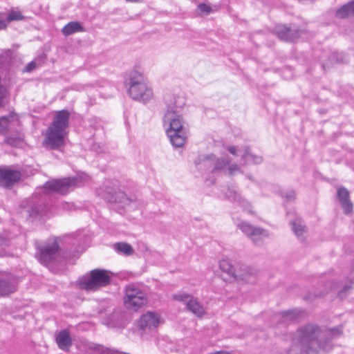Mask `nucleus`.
I'll return each instance as SVG.
<instances>
[{
    "mask_svg": "<svg viewBox=\"0 0 354 354\" xmlns=\"http://www.w3.org/2000/svg\"><path fill=\"white\" fill-rule=\"evenodd\" d=\"M343 327H322L308 323L299 327L293 337L289 354H317L319 351H328L333 348L332 340L339 337Z\"/></svg>",
    "mask_w": 354,
    "mask_h": 354,
    "instance_id": "1",
    "label": "nucleus"
},
{
    "mask_svg": "<svg viewBox=\"0 0 354 354\" xmlns=\"http://www.w3.org/2000/svg\"><path fill=\"white\" fill-rule=\"evenodd\" d=\"M166 110L163 117L164 126L170 142L175 147H181L187 139V129L182 115L185 104V99L180 96H165Z\"/></svg>",
    "mask_w": 354,
    "mask_h": 354,
    "instance_id": "2",
    "label": "nucleus"
},
{
    "mask_svg": "<svg viewBox=\"0 0 354 354\" xmlns=\"http://www.w3.org/2000/svg\"><path fill=\"white\" fill-rule=\"evenodd\" d=\"M70 113L66 109L55 112L53 121L44 134L43 144L50 149H57L64 145L68 134Z\"/></svg>",
    "mask_w": 354,
    "mask_h": 354,
    "instance_id": "3",
    "label": "nucleus"
},
{
    "mask_svg": "<svg viewBox=\"0 0 354 354\" xmlns=\"http://www.w3.org/2000/svg\"><path fill=\"white\" fill-rule=\"evenodd\" d=\"M128 92L135 100L147 102L153 97L151 88L147 85L144 76L138 71H132L128 79Z\"/></svg>",
    "mask_w": 354,
    "mask_h": 354,
    "instance_id": "4",
    "label": "nucleus"
},
{
    "mask_svg": "<svg viewBox=\"0 0 354 354\" xmlns=\"http://www.w3.org/2000/svg\"><path fill=\"white\" fill-rule=\"evenodd\" d=\"M111 275L108 270L94 269L88 274L79 279V286L81 289L87 291H96L111 283Z\"/></svg>",
    "mask_w": 354,
    "mask_h": 354,
    "instance_id": "5",
    "label": "nucleus"
},
{
    "mask_svg": "<svg viewBox=\"0 0 354 354\" xmlns=\"http://www.w3.org/2000/svg\"><path fill=\"white\" fill-rule=\"evenodd\" d=\"M37 250L36 257L38 261L46 266L59 262L62 258L60 248L55 239L38 246Z\"/></svg>",
    "mask_w": 354,
    "mask_h": 354,
    "instance_id": "6",
    "label": "nucleus"
},
{
    "mask_svg": "<svg viewBox=\"0 0 354 354\" xmlns=\"http://www.w3.org/2000/svg\"><path fill=\"white\" fill-rule=\"evenodd\" d=\"M147 303V294L140 287L133 283L126 286L124 304L127 309L137 311Z\"/></svg>",
    "mask_w": 354,
    "mask_h": 354,
    "instance_id": "7",
    "label": "nucleus"
},
{
    "mask_svg": "<svg viewBox=\"0 0 354 354\" xmlns=\"http://www.w3.org/2000/svg\"><path fill=\"white\" fill-rule=\"evenodd\" d=\"M80 183V178H65L47 181L44 185V187L47 190L61 194H66L71 188L79 186Z\"/></svg>",
    "mask_w": 354,
    "mask_h": 354,
    "instance_id": "8",
    "label": "nucleus"
},
{
    "mask_svg": "<svg viewBox=\"0 0 354 354\" xmlns=\"http://www.w3.org/2000/svg\"><path fill=\"white\" fill-rule=\"evenodd\" d=\"M174 300L183 303L187 309L198 317H201L205 314L203 306L198 299L187 293H179L173 295Z\"/></svg>",
    "mask_w": 354,
    "mask_h": 354,
    "instance_id": "9",
    "label": "nucleus"
},
{
    "mask_svg": "<svg viewBox=\"0 0 354 354\" xmlns=\"http://www.w3.org/2000/svg\"><path fill=\"white\" fill-rule=\"evenodd\" d=\"M236 227L249 237L255 245H262L263 238L268 236L265 230L254 227L248 222H239L236 223Z\"/></svg>",
    "mask_w": 354,
    "mask_h": 354,
    "instance_id": "10",
    "label": "nucleus"
},
{
    "mask_svg": "<svg viewBox=\"0 0 354 354\" xmlns=\"http://www.w3.org/2000/svg\"><path fill=\"white\" fill-rule=\"evenodd\" d=\"M22 177L19 170L9 167H0V187L11 189L18 183Z\"/></svg>",
    "mask_w": 354,
    "mask_h": 354,
    "instance_id": "11",
    "label": "nucleus"
},
{
    "mask_svg": "<svg viewBox=\"0 0 354 354\" xmlns=\"http://www.w3.org/2000/svg\"><path fill=\"white\" fill-rule=\"evenodd\" d=\"M18 279L8 272L0 271V297L8 296L17 290Z\"/></svg>",
    "mask_w": 354,
    "mask_h": 354,
    "instance_id": "12",
    "label": "nucleus"
},
{
    "mask_svg": "<svg viewBox=\"0 0 354 354\" xmlns=\"http://www.w3.org/2000/svg\"><path fill=\"white\" fill-rule=\"evenodd\" d=\"M160 322L159 314L148 311L142 315L138 320V326L142 330H152L158 328Z\"/></svg>",
    "mask_w": 354,
    "mask_h": 354,
    "instance_id": "13",
    "label": "nucleus"
},
{
    "mask_svg": "<svg viewBox=\"0 0 354 354\" xmlns=\"http://www.w3.org/2000/svg\"><path fill=\"white\" fill-rule=\"evenodd\" d=\"M108 202L121 204L122 207L130 205L135 199L128 197L124 192L116 191L114 189H107L104 194L100 193Z\"/></svg>",
    "mask_w": 354,
    "mask_h": 354,
    "instance_id": "14",
    "label": "nucleus"
},
{
    "mask_svg": "<svg viewBox=\"0 0 354 354\" xmlns=\"http://www.w3.org/2000/svg\"><path fill=\"white\" fill-rule=\"evenodd\" d=\"M274 31L280 39L286 41H292L299 37L304 32L302 30H292L283 25L277 26Z\"/></svg>",
    "mask_w": 354,
    "mask_h": 354,
    "instance_id": "15",
    "label": "nucleus"
},
{
    "mask_svg": "<svg viewBox=\"0 0 354 354\" xmlns=\"http://www.w3.org/2000/svg\"><path fill=\"white\" fill-rule=\"evenodd\" d=\"M337 197L345 214H350L353 211V204L349 198L348 190L342 187L337 189Z\"/></svg>",
    "mask_w": 354,
    "mask_h": 354,
    "instance_id": "16",
    "label": "nucleus"
},
{
    "mask_svg": "<svg viewBox=\"0 0 354 354\" xmlns=\"http://www.w3.org/2000/svg\"><path fill=\"white\" fill-rule=\"evenodd\" d=\"M58 347L65 351H68L72 345V339L67 330L59 332L55 338Z\"/></svg>",
    "mask_w": 354,
    "mask_h": 354,
    "instance_id": "17",
    "label": "nucleus"
},
{
    "mask_svg": "<svg viewBox=\"0 0 354 354\" xmlns=\"http://www.w3.org/2000/svg\"><path fill=\"white\" fill-rule=\"evenodd\" d=\"M214 162V154L202 155L195 160V165L198 169H205L212 172Z\"/></svg>",
    "mask_w": 354,
    "mask_h": 354,
    "instance_id": "18",
    "label": "nucleus"
},
{
    "mask_svg": "<svg viewBox=\"0 0 354 354\" xmlns=\"http://www.w3.org/2000/svg\"><path fill=\"white\" fill-rule=\"evenodd\" d=\"M242 165L248 163L260 164L263 161V158L260 156L254 155L250 151L249 147H245L243 153L241 156Z\"/></svg>",
    "mask_w": 354,
    "mask_h": 354,
    "instance_id": "19",
    "label": "nucleus"
},
{
    "mask_svg": "<svg viewBox=\"0 0 354 354\" xmlns=\"http://www.w3.org/2000/svg\"><path fill=\"white\" fill-rule=\"evenodd\" d=\"M226 196L230 200L237 202L240 205H241L245 210L250 211L249 208L250 207V203L242 198L238 192L234 189H228L226 192Z\"/></svg>",
    "mask_w": 354,
    "mask_h": 354,
    "instance_id": "20",
    "label": "nucleus"
},
{
    "mask_svg": "<svg viewBox=\"0 0 354 354\" xmlns=\"http://www.w3.org/2000/svg\"><path fill=\"white\" fill-rule=\"evenodd\" d=\"M84 31V28L78 21H71L65 25L62 30L64 35L69 36L77 32Z\"/></svg>",
    "mask_w": 354,
    "mask_h": 354,
    "instance_id": "21",
    "label": "nucleus"
},
{
    "mask_svg": "<svg viewBox=\"0 0 354 354\" xmlns=\"http://www.w3.org/2000/svg\"><path fill=\"white\" fill-rule=\"evenodd\" d=\"M350 15H354V0L342 6L336 12V16L339 18H345Z\"/></svg>",
    "mask_w": 354,
    "mask_h": 354,
    "instance_id": "22",
    "label": "nucleus"
},
{
    "mask_svg": "<svg viewBox=\"0 0 354 354\" xmlns=\"http://www.w3.org/2000/svg\"><path fill=\"white\" fill-rule=\"evenodd\" d=\"M292 230L300 241H304V234L306 232V227L300 220L291 222Z\"/></svg>",
    "mask_w": 354,
    "mask_h": 354,
    "instance_id": "23",
    "label": "nucleus"
},
{
    "mask_svg": "<svg viewBox=\"0 0 354 354\" xmlns=\"http://www.w3.org/2000/svg\"><path fill=\"white\" fill-rule=\"evenodd\" d=\"M115 250L120 254L129 256L133 253V249L132 246L127 243H117L113 246Z\"/></svg>",
    "mask_w": 354,
    "mask_h": 354,
    "instance_id": "24",
    "label": "nucleus"
},
{
    "mask_svg": "<svg viewBox=\"0 0 354 354\" xmlns=\"http://www.w3.org/2000/svg\"><path fill=\"white\" fill-rule=\"evenodd\" d=\"M302 313L301 310L297 309L286 310L281 313V317L285 321H292L298 319Z\"/></svg>",
    "mask_w": 354,
    "mask_h": 354,
    "instance_id": "25",
    "label": "nucleus"
},
{
    "mask_svg": "<svg viewBox=\"0 0 354 354\" xmlns=\"http://www.w3.org/2000/svg\"><path fill=\"white\" fill-rule=\"evenodd\" d=\"M230 162L228 160H225L223 158H217L214 155V162L213 167L212 169V173H215L218 171H222L227 165H228Z\"/></svg>",
    "mask_w": 354,
    "mask_h": 354,
    "instance_id": "26",
    "label": "nucleus"
},
{
    "mask_svg": "<svg viewBox=\"0 0 354 354\" xmlns=\"http://www.w3.org/2000/svg\"><path fill=\"white\" fill-rule=\"evenodd\" d=\"M15 116L13 115H10L9 116H3L0 118V133L3 135L6 133L8 127L12 121H13V118Z\"/></svg>",
    "mask_w": 354,
    "mask_h": 354,
    "instance_id": "27",
    "label": "nucleus"
},
{
    "mask_svg": "<svg viewBox=\"0 0 354 354\" xmlns=\"http://www.w3.org/2000/svg\"><path fill=\"white\" fill-rule=\"evenodd\" d=\"M219 267L221 270L227 273L230 275L234 274V270L233 266L231 265L230 261L227 259H222L219 261Z\"/></svg>",
    "mask_w": 354,
    "mask_h": 354,
    "instance_id": "28",
    "label": "nucleus"
},
{
    "mask_svg": "<svg viewBox=\"0 0 354 354\" xmlns=\"http://www.w3.org/2000/svg\"><path fill=\"white\" fill-rule=\"evenodd\" d=\"M28 212L31 217H37L46 214V212L41 205H37L30 207Z\"/></svg>",
    "mask_w": 354,
    "mask_h": 354,
    "instance_id": "29",
    "label": "nucleus"
},
{
    "mask_svg": "<svg viewBox=\"0 0 354 354\" xmlns=\"http://www.w3.org/2000/svg\"><path fill=\"white\" fill-rule=\"evenodd\" d=\"M197 11L200 15H209L212 12V9L211 6L205 3H201L197 6Z\"/></svg>",
    "mask_w": 354,
    "mask_h": 354,
    "instance_id": "30",
    "label": "nucleus"
},
{
    "mask_svg": "<svg viewBox=\"0 0 354 354\" xmlns=\"http://www.w3.org/2000/svg\"><path fill=\"white\" fill-rule=\"evenodd\" d=\"M21 142V139L19 137L15 136H8L5 138L4 142L6 144H8L10 146L17 147L18 146Z\"/></svg>",
    "mask_w": 354,
    "mask_h": 354,
    "instance_id": "31",
    "label": "nucleus"
},
{
    "mask_svg": "<svg viewBox=\"0 0 354 354\" xmlns=\"http://www.w3.org/2000/svg\"><path fill=\"white\" fill-rule=\"evenodd\" d=\"M281 196L286 198L288 201H293L295 198V193L293 190H288L282 192Z\"/></svg>",
    "mask_w": 354,
    "mask_h": 354,
    "instance_id": "32",
    "label": "nucleus"
},
{
    "mask_svg": "<svg viewBox=\"0 0 354 354\" xmlns=\"http://www.w3.org/2000/svg\"><path fill=\"white\" fill-rule=\"evenodd\" d=\"M23 18L22 15L19 12L12 11L8 16V21L20 20Z\"/></svg>",
    "mask_w": 354,
    "mask_h": 354,
    "instance_id": "33",
    "label": "nucleus"
},
{
    "mask_svg": "<svg viewBox=\"0 0 354 354\" xmlns=\"http://www.w3.org/2000/svg\"><path fill=\"white\" fill-rule=\"evenodd\" d=\"M332 63H341L343 62L342 57L337 53H333L330 57Z\"/></svg>",
    "mask_w": 354,
    "mask_h": 354,
    "instance_id": "34",
    "label": "nucleus"
},
{
    "mask_svg": "<svg viewBox=\"0 0 354 354\" xmlns=\"http://www.w3.org/2000/svg\"><path fill=\"white\" fill-rule=\"evenodd\" d=\"M36 63L35 62H30L26 66V67L24 69V71L27 73L31 72L36 68Z\"/></svg>",
    "mask_w": 354,
    "mask_h": 354,
    "instance_id": "35",
    "label": "nucleus"
},
{
    "mask_svg": "<svg viewBox=\"0 0 354 354\" xmlns=\"http://www.w3.org/2000/svg\"><path fill=\"white\" fill-rule=\"evenodd\" d=\"M240 170V167L236 164H232L228 167V172L230 175H232L235 171H239Z\"/></svg>",
    "mask_w": 354,
    "mask_h": 354,
    "instance_id": "36",
    "label": "nucleus"
},
{
    "mask_svg": "<svg viewBox=\"0 0 354 354\" xmlns=\"http://www.w3.org/2000/svg\"><path fill=\"white\" fill-rule=\"evenodd\" d=\"M324 294L319 293V295H315L313 293H309L306 296H305L304 299L308 301H313L317 297H322Z\"/></svg>",
    "mask_w": 354,
    "mask_h": 354,
    "instance_id": "37",
    "label": "nucleus"
},
{
    "mask_svg": "<svg viewBox=\"0 0 354 354\" xmlns=\"http://www.w3.org/2000/svg\"><path fill=\"white\" fill-rule=\"evenodd\" d=\"M226 149L232 155L234 156H236L237 155V151H238V148L236 146H227L226 147Z\"/></svg>",
    "mask_w": 354,
    "mask_h": 354,
    "instance_id": "38",
    "label": "nucleus"
},
{
    "mask_svg": "<svg viewBox=\"0 0 354 354\" xmlns=\"http://www.w3.org/2000/svg\"><path fill=\"white\" fill-rule=\"evenodd\" d=\"M351 288L349 286H344L343 289L338 292V295L339 297L342 298L344 295Z\"/></svg>",
    "mask_w": 354,
    "mask_h": 354,
    "instance_id": "39",
    "label": "nucleus"
},
{
    "mask_svg": "<svg viewBox=\"0 0 354 354\" xmlns=\"http://www.w3.org/2000/svg\"><path fill=\"white\" fill-rule=\"evenodd\" d=\"M209 354H233L227 351H218L213 353H210Z\"/></svg>",
    "mask_w": 354,
    "mask_h": 354,
    "instance_id": "40",
    "label": "nucleus"
},
{
    "mask_svg": "<svg viewBox=\"0 0 354 354\" xmlns=\"http://www.w3.org/2000/svg\"><path fill=\"white\" fill-rule=\"evenodd\" d=\"M6 28V22L4 20L0 19V30H3Z\"/></svg>",
    "mask_w": 354,
    "mask_h": 354,
    "instance_id": "41",
    "label": "nucleus"
},
{
    "mask_svg": "<svg viewBox=\"0 0 354 354\" xmlns=\"http://www.w3.org/2000/svg\"><path fill=\"white\" fill-rule=\"evenodd\" d=\"M348 278L351 282L354 283V270L351 272Z\"/></svg>",
    "mask_w": 354,
    "mask_h": 354,
    "instance_id": "42",
    "label": "nucleus"
},
{
    "mask_svg": "<svg viewBox=\"0 0 354 354\" xmlns=\"http://www.w3.org/2000/svg\"><path fill=\"white\" fill-rule=\"evenodd\" d=\"M127 1H129V2H140L141 0H126Z\"/></svg>",
    "mask_w": 354,
    "mask_h": 354,
    "instance_id": "43",
    "label": "nucleus"
},
{
    "mask_svg": "<svg viewBox=\"0 0 354 354\" xmlns=\"http://www.w3.org/2000/svg\"><path fill=\"white\" fill-rule=\"evenodd\" d=\"M14 116H15V118H13V120L15 118V120H17V118H16V116H15V115H14Z\"/></svg>",
    "mask_w": 354,
    "mask_h": 354,
    "instance_id": "44",
    "label": "nucleus"
}]
</instances>
